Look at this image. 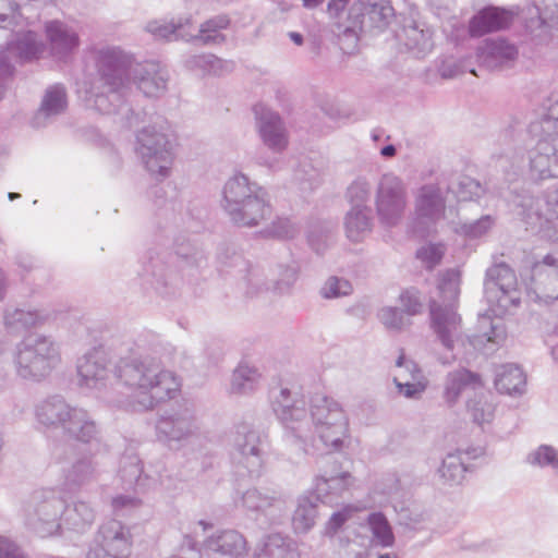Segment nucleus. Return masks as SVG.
Instances as JSON below:
<instances>
[{
  "instance_id": "29",
  "label": "nucleus",
  "mask_w": 558,
  "mask_h": 558,
  "mask_svg": "<svg viewBox=\"0 0 558 558\" xmlns=\"http://www.w3.org/2000/svg\"><path fill=\"white\" fill-rule=\"evenodd\" d=\"M45 48L46 46L37 33L33 31L16 32L14 39L9 41L5 47H0V54L4 56V60L11 64L13 72V59L36 60L44 53Z\"/></svg>"
},
{
  "instance_id": "7",
  "label": "nucleus",
  "mask_w": 558,
  "mask_h": 558,
  "mask_svg": "<svg viewBox=\"0 0 558 558\" xmlns=\"http://www.w3.org/2000/svg\"><path fill=\"white\" fill-rule=\"evenodd\" d=\"M437 289L444 305L437 301L430 302L432 328L441 344L450 351H453L456 344L462 347L469 345L474 350L480 349L482 339L487 337L484 333L480 336H463L461 331V316L454 308V302L460 294V271L458 269H448L439 275Z\"/></svg>"
},
{
  "instance_id": "49",
  "label": "nucleus",
  "mask_w": 558,
  "mask_h": 558,
  "mask_svg": "<svg viewBox=\"0 0 558 558\" xmlns=\"http://www.w3.org/2000/svg\"><path fill=\"white\" fill-rule=\"evenodd\" d=\"M546 113L531 124V132L558 137V95H551L545 104Z\"/></svg>"
},
{
  "instance_id": "44",
  "label": "nucleus",
  "mask_w": 558,
  "mask_h": 558,
  "mask_svg": "<svg viewBox=\"0 0 558 558\" xmlns=\"http://www.w3.org/2000/svg\"><path fill=\"white\" fill-rule=\"evenodd\" d=\"M191 24V17L179 19L175 22L153 21L148 23L147 31L158 39H183L189 41L193 37L192 32L187 29Z\"/></svg>"
},
{
  "instance_id": "13",
  "label": "nucleus",
  "mask_w": 558,
  "mask_h": 558,
  "mask_svg": "<svg viewBox=\"0 0 558 558\" xmlns=\"http://www.w3.org/2000/svg\"><path fill=\"white\" fill-rule=\"evenodd\" d=\"M63 494L58 487H45L32 493L23 508L25 526L46 538L62 531Z\"/></svg>"
},
{
  "instance_id": "26",
  "label": "nucleus",
  "mask_w": 558,
  "mask_h": 558,
  "mask_svg": "<svg viewBox=\"0 0 558 558\" xmlns=\"http://www.w3.org/2000/svg\"><path fill=\"white\" fill-rule=\"evenodd\" d=\"M119 480L128 490L136 488L146 492L154 488L161 478L160 471L144 469L142 461L136 453H125L120 460Z\"/></svg>"
},
{
  "instance_id": "43",
  "label": "nucleus",
  "mask_w": 558,
  "mask_h": 558,
  "mask_svg": "<svg viewBox=\"0 0 558 558\" xmlns=\"http://www.w3.org/2000/svg\"><path fill=\"white\" fill-rule=\"evenodd\" d=\"M519 51L508 39L490 38V71H507L512 69L518 60Z\"/></svg>"
},
{
  "instance_id": "45",
  "label": "nucleus",
  "mask_w": 558,
  "mask_h": 558,
  "mask_svg": "<svg viewBox=\"0 0 558 558\" xmlns=\"http://www.w3.org/2000/svg\"><path fill=\"white\" fill-rule=\"evenodd\" d=\"M367 526L372 533V544L383 548L392 547L395 544V534L392 527L383 512H372L366 519Z\"/></svg>"
},
{
  "instance_id": "1",
  "label": "nucleus",
  "mask_w": 558,
  "mask_h": 558,
  "mask_svg": "<svg viewBox=\"0 0 558 558\" xmlns=\"http://www.w3.org/2000/svg\"><path fill=\"white\" fill-rule=\"evenodd\" d=\"M77 384L96 392L110 405L129 412H146L174 399L181 381L161 360L136 344L118 355L104 345L88 349L76 361Z\"/></svg>"
},
{
  "instance_id": "5",
  "label": "nucleus",
  "mask_w": 558,
  "mask_h": 558,
  "mask_svg": "<svg viewBox=\"0 0 558 558\" xmlns=\"http://www.w3.org/2000/svg\"><path fill=\"white\" fill-rule=\"evenodd\" d=\"M308 432H301L296 448L305 454L314 453L315 435L326 449L343 450L350 440L349 417L340 402L333 398L315 395L310 400Z\"/></svg>"
},
{
  "instance_id": "9",
  "label": "nucleus",
  "mask_w": 558,
  "mask_h": 558,
  "mask_svg": "<svg viewBox=\"0 0 558 558\" xmlns=\"http://www.w3.org/2000/svg\"><path fill=\"white\" fill-rule=\"evenodd\" d=\"M135 153L150 174L168 178L174 160V138L169 122L158 117L141 129L136 133Z\"/></svg>"
},
{
  "instance_id": "37",
  "label": "nucleus",
  "mask_w": 558,
  "mask_h": 558,
  "mask_svg": "<svg viewBox=\"0 0 558 558\" xmlns=\"http://www.w3.org/2000/svg\"><path fill=\"white\" fill-rule=\"evenodd\" d=\"M254 558H300L296 542L290 536L272 533L263 538Z\"/></svg>"
},
{
  "instance_id": "42",
  "label": "nucleus",
  "mask_w": 558,
  "mask_h": 558,
  "mask_svg": "<svg viewBox=\"0 0 558 558\" xmlns=\"http://www.w3.org/2000/svg\"><path fill=\"white\" fill-rule=\"evenodd\" d=\"M532 281L538 299L546 301L558 299V267L534 266L532 269Z\"/></svg>"
},
{
  "instance_id": "62",
  "label": "nucleus",
  "mask_w": 558,
  "mask_h": 558,
  "mask_svg": "<svg viewBox=\"0 0 558 558\" xmlns=\"http://www.w3.org/2000/svg\"><path fill=\"white\" fill-rule=\"evenodd\" d=\"M378 319L389 330L400 331L408 320L404 312L398 307L385 306L378 312Z\"/></svg>"
},
{
  "instance_id": "46",
  "label": "nucleus",
  "mask_w": 558,
  "mask_h": 558,
  "mask_svg": "<svg viewBox=\"0 0 558 558\" xmlns=\"http://www.w3.org/2000/svg\"><path fill=\"white\" fill-rule=\"evenodd\" d=\"M317 504L308 496L300 497L292 515V526L295 533H307L311 531L317 518Z\"/></svg>"
},
{
  "instance_id": "14",
  "label": "nucleus",
  "mask_w": 558,
  "mask_h": 558,
  "mask_svg": "<svg viewBox=\"0 0 558 558\" xmlns=\"http://www.w3.org/2000/svg\"><path fill=\"white\" fill-rule=\"evenodd\" d=\"M199 432L201 423L195 408L187 400L163 409L158 414L155 425L157 439L170 449L182 448L195 439Z\"/></svg>"
},
{
  "instance_id": "8",
  "label": "nucleus",
  "mask_w": 558,
  "mask_h": 558,
  "mask_svg": "<svg viewBox=\"0 0 558 558\" xmlns=\"http://www.w3.org/2000/svg\"><path fill=\"white\" fill-rule=\"evenodd\" d=\"M223 208L231 221L240 227L258 226L272 213L267 190L243 173H238L226 182Z\"/></svg>"
},
{
  "instance_id": "17",
  "label": "nucleus",
  "mask_w": 558,
  "mask_h": 558,
  "mask_svg": "<svg viewBox=\"0 0 558 558\" xmlns=\"http://www.w3.org/2000/svg\"><path fill=\"white\" fill-rule=\"evenodd\" d=\"M238 508L252 512L257 520L279 524L288 515L289 496L272 487H252L234 498Z\"/></svg>"
},
{
  "instance_id": "28",
  "label": "nucleus",
  "mask_w": 558,
  "mask_h": 558,
  "mask_svg": "<svg viewBox=\"0 0 558 558\" xmlns=\"http://www.w3.org/2000/svg\"><path fill=\"white\" fill-rule=\"evenodd\" d=\"M61 432L69 439L90 444L98 438L100 427L88 410L72 404Z\"/></svg>"
},
{
  "instance_id": "34",
  "label": "nucleus",
  "mask_w": 558,
  "mask_h": 558,
  "mask_svg": "<svg viewBox=\"0 0 558 558\" xmlns=\"http://www.w3.org/2000/svg\"><path fill=\"white\" fill-rule=\"evenodd\" d=\"M204 548L231 558L244 557L248 551L247 541L236 530H221L206 537Z\"/></svg>"
},
{
  "instance_id": "27",
  "label": "nucleus",
  "mask_w": 558,
  "mask_h": 558,
  "mask_svg": "<svg viewBox=\"0 0 558 558\" xmlns=\"http://www.w3.org/2000/svg\"><path fill=\"white\" fill-rule=\"evenodd\" d=\"M168 72L158 62H136L131 74V86L135 85L146 97H159L167 89Z\"/></svg>"
},
{
  "instance_id": "60",
  "label": "nucleus",
  "mask_w": 558,
  "mask_h": 558,
  "mask_svg": "<svg viewBox=\"0 0 558 558\" xmlns=\"http://www.w3.org/2000/svg\"><path fill=\"white\" fill-rule=\"evenodd\" d=\"M296 226L288 218H277L269 226H267L262 234L266 238L276 239H293L298 234Z\"/></svg>"
},
{
  "instance_id": "15",
  "label": "nucleus",
  "mask_w": 558,
  "mask_h": 558,
  "mask_svg": "<svg viewBox=\"0 0 558 558\" xmlns=\"http://www.w3.org/2000/svg\"><path fill=\"white\" fill-rule=\"evenodd\" d=\"M307 402L301 388L281 386L278 393L271 397V407L275 415L284 428V439L291 446L300 441L301 432H308Z\"/></svg>"
},
{
  "instance_id": "48",
  "label": "nucleus",
  "mask_w": 558,
  "mask_h": 558,
  "mask_svg": "<svg viewBox=\"0 0 558 558\" xmlns=\"http://www.w3.org/2000/svg\"><path fill=\"white\" fill-rule=\"evenodd\" d=\"M211 527L213 524L205 520L194 522L190 526V531L184 535L179 555H174L170 558H201L198 537L204 536L207 530Z\"/></svg>"
},
{
  "instance_id": "30",
  "label": "nucleus",
  "mask_w": 558,
  "mask_h": 558,
  "mask_svg": "<svg viewBox=\"0 0 558 558\" xmlns=\"http://www.w3.org/2000/svg\"><path fill=\"white\" fill-rule=\"evenodd\" d=\"M432 37V28L413 17L404 19L401 31L397 32V38L416 58H423L432 51L434 47Z\"/></svg>"
},
{
  "instance_id": "61",
  "label": "nucleus",
  "mask_w": 558,
  "mask_h": 558,
  "mask_svg": "<svg viewBox=\"0 0 558 558\" xmlns=\"http://www.w3.org/2000/svg\"><path fill=\"white\" fill-rule=\"evenodd\" d=\"M353 291L352 284L349 280L339 277H330L327 279L320 290L324 299H337L347 296Z\"/></svg>"
},
{
  "instance_id": "40",
  "label": "nucleus",
  "mask_w": 558,
  "mask_h": 558,
  "mask_svg": "<svg viewBox=\"0 0 558 558\" xmlns=\"http://www.w3.org/2000/svg\"><path fill=\"white\" fill-rule=\"evenodd\" d=\"M48 315L38 311L8 306L3 313V324L9 332L20 333L33 327L43 325Z\"/></svg>"
},
{
  "instance_id": "56",
  "label": "nucleus",
  "mask_w": 558,
  "mask_h": 558,
  "mask_svg": "<svg viewBox=\"0 0 558 558\" xmlns=\"http://www.w3.org/2000/svg\"><path fill=\"white\" fill-rule=\"evenodd\" d=\"M132 493L117 494L111 499L112 512L117 517H128L141 508L140 489L131 488Z\"/></svg>"
},
{
  "instance_id": "21",
  "label": "nucleus",
  "mask_w": 558,
  "mask_h": 558,
  "mask_svg": "<svg viewBox=\"0 0 558 558\" xmlns=\"http://www.w3.org/2000/svg\"><path fill=\"white\" fill-rule=\"evenodd\" d=\"M131 547L130 529L121 521L111 519L98 527L86 558H129Z\"/></svg>"
},
{
  "instance_id": "41",
  "label": "nucleus",
  "mask_w": 558,
  "mask_h": 558,
  "mask_svg": "<svg viewBox=\"0 0 558 558\" xmlns=\"http://www.w3.org/2000/svg\"><path fill=\"white\" fill-rule=\"evenodd\" d=\"M262 380L260 371L246 361L239 363L231 378V392L236 395H250L254 392Z\"/></svg>"
},
{
  "instance_id": "18",
  "label": "nucleus",
  "mask_w": 558,
  "mask_h": 558,
  "mask_svg": "<svg viewBox=\"0 0 558 558\" xmlns=\"http://www.w3.org/2000/svg\"><path fill=\"white\" fill-rule=\"evenodd\" d=\"M441 182L422 185L414 198V216L411 230L417 236L430 234L437 223L445 218L446 196Z\"/></svg>"
},
{
  "instance_id": "12",
  "label": "nucleus",
  "mask_w": 558,
  "mask_h": 558,
  "mask_svg": "<svg viewBox=\"0 0 558 558\" xmlns=\"http://www.w3.org/2000/svg\"><path fill=\"white\" fill-rule=\"evenodd\" d=\"M61 363L59 344L48 336L36 335L16 344L14 365L17 375L26 380L41 381Z\"/></svg>"
},
{
  "instance_id": "55",
  "label": "nucleus",
  "mask_w": 558,
  "mask_h": 558,
  "mask_svg": "<svg viewBox=\"0 0 558 558\" xmlns=\"http://www.w3.org/2000/svg\"><path fill=\"white\" fill-rule=\"evenodd\" d=\"M163 187L156 185L151 187L150 194L156 197L155 204L158 207V215L166 220L177 222L178 216H181L182 202L177 198L163 199Z\"/></svg>"
},
{
  "instance_id": "25",
  "label": "nucleus",
  "mask_w": 558,
  "mask_h": 558,
  "mask_svg": "<svg viewBox=\"0 0 558 558\" xmlns=\"http://www.w3.org/2000/svg\"><path fill=\"white\" fill-rule=\"evenodd\" d=\"M50 56L58 61L70 59L81 45L77 31L60 20H50L44 26Z\"/></svg>"
},
{
  "instance_id": "57",
  "label": "nucleus",
  "mask_w": 558,
  "mask_h": 558,
  "mask_svg": "<svg viewBox=\"0 0 558 558\" xmlns=\"http://www.w3.org/2000/svg\"><path fill=\"white\" fill-rule=\"evenodd\" d=\"M529 464L539 468H551L558 475V450L549 445H541L526 457Z\"/></svg>"
},
{
  "instance_id": "39",
  "label": "nucleus",
  "mask_w": 558,
  "mask_h": 558,
  "mask_svg": "<svg viewBox=\"0 0 558 558\" xmlns=\"http://www.w3.org/2000/svg\"><path fill=\"white\" fill-rule=\"evenodd\" d=\"M343 226L349 241L363 242L374 228L372 208H350L344 216Z\"/></svg>"
},
{
  "instance_id": "58",
  "label": "nucleus",
  "mask_w": 558,
  "mask_h": 558,
  "mask_svg": "<svg viewBox=\"0 0 558 558\" xmlns=\"http://www.w3.org/2000/svg\"><path fill=\"white\" fill-rule=\"evenodd\" d=\"M441 184L445 187V192L453 193L459 202L472 201L474 197L480 195L481 191L478 182L469 177L460 178L457 184Z\"/></svg>"
},
{
  "instance_id": "53",
  "label": "nucleus",
  "mask_w": 558,
  "mask_h": 558,
  "mask_svg": "<svg viewBox=\"0 0 558 558\" xmlns=\"http://www.w3.org/2000/svg\"><path fill=\"white\" fill-rule=\"evenodd\" d=\"M322 162H314L308 157H302L294 168V179L301 184L307 183L310 189L317 186L322 182Z\"/></svg>"
},
{
  "instance_id": "20",
  "label": "nucleus",
  "mask_w": 558,
  "mask_h": 558,
  "mask_svg": "<svg viewBox=\"0 0 558 558\" xmlns=\"http://www.w3.org/2000/svg\"><path fill=\"white\" fill-rule=\"evenodd\" d=\"M514 271L505 263L490 267V313L502 318L513 315L521 298Z\"/></svg>"
},
{
  "instance_id": "64",
  "label": "nucleus",
  "mask_w": 558,
  "mask_h": 558,
  "mask_svg": "<svg viewBox=\"0 0 558 558\" xmlns=\"http://www.w3.org/2000/svg\"><path fill=\"white\" fill-rule=\"evenodd\" d=\"M445 245L441 243H429L416 251V258L420 259L428 269L438 265L445 254Z\"/></svg>"
},
{
  "instance_id": "24",
  "label": "nucleus",
  "mask_w": 558,
  "mask_h": 558,
  "mask_svg": "<svg viewBox=\"0 0 558 558\" xmlns=\"http://www.w3.org/2000/svg\"><path fill=\"white\" fill-rule=\"evenodd\" d=\"M256 129L262 142L274 153H282L288 147V132L280 116L263 104L253 108Z\"/></svg>"
},
{
  "instance_id": "63",
  "label": "nucleus",
  "mask_w": 558,
  "mask_h": 558,
  "mask_svg": "<svg viewBox=\"0 0 558 558\" xmlns=\"http://www.w3.org/2000/svg\"><path fill=\"white\" fill-rule=\"evenodd\" d=\"M357 508L353 505H345L333 512L325 524V535L332 537L354 515Z\"/></svg>"
},
{
  "instance_id": "54",
  "label": "nucleus",
  "mask_w": 558,
  "mask_h": 558,
  "mask_svg": "<svg viewBox=\"0 0 558 558\" xmlns=\"http://www.w3.org/2000/svg\"><path fill=\"white\" fill-rule=\"evenodd\" d=\"M526 10V7L521 9L518 5H513L509 9L501 8V7H494L490 5V13H489V25H490V33L507 29L513 22V20L517 16H522V20L524 21V11Z\"/></svg>"
},
{
  "instance_id": "50",
  "label": "nucleus",
  "mask_w": 558,
  "mask_h": 558,
  "mask_svg": "<svg viewBox=\"0 0 558 558\" xmlns=\"http://www.w3.org/2000/svg\"><path fill=\"white\" fill-rule=\"evenodd\" d=\"M230 24L227 15L220 14L204 22L197 34L192 33V39H198L204 45L220 44L225 40V36L220 34L221 29H226Z\"/></svg>"
},
{
  "instance_id": "47",
  "label": "nucleus",
  "mask_w": 558,
  "mask_h": 558,
  "mask_svg": "<svg viewBox=\"0 0 558 558\" xmlns=\"http://www.w3.org/2000/svg\"><path fill=\"white\" fill-rule=\"evenodd\" d=\"M185 65L190 70H201L211 75H223L234 69L232 61L222 60L214 54L192 56L185 61Z\"/></svg>"
},
{
  "instance_id": "38",
  "label": "nucleus",
  "mask_w": 558,
  "mask_h": 558,
  "mask_svg": "<svg viewBox=\"0 0 558 558\" xmlns=\"http://www.w3.org/2000/svg\"><path fill=\"white\" fill-rule=\"evenodd\" d=\"M94 521L95 510L87 501L77 499L66 505L63 499L62 529L83 533L92 526Z\"/></svg>"
},
{
  "instance_id": "3",
  "label": "nucleus",
  "mask_w": 558,
  "mask_h": 558,
  "mask_svg": "<svg viewBox=\"0 0 558 558\" xmlns=\"http://www.w3.org/2000/svg\"><path fill=\"white\" fill-rule=\"evenodd\" d=\"M204 260L203 252L194 245L177 244L174 252L150 254L143 278L159 295L175 296L195 282Z\"/></svg>"
},
{
  "instance_id": "4",
  "label": "nucleus",
  "mask_w": 558,
  "mask_h": 558,
  "mask_svg": "<svg viewBox=\"0 0 558 558\" xmlns=\"http://www.w3.org/2000/svg\"><path fill=\"white\" fill-rule=\"evenodd\" d=\"M329 0L327 13L332 22L333 33L347 38L352 47L359 41L362 31H385L396 17L390 0Z\"/></svg>"
},
{
  "instance_id": "6",
  "label": "nucleus",
  "mask_w": 558,
  "mask_h": 558,
  "mask_svg": "<svg viewBox=\"0 0 558 558\" xmlns=\"http://www.w3.org/2000/svg\"><path fill=\"white\" fill-rule=\"evenodd\" d=\"M308 432H301L296 448L305 454L314 453L315 435L326 449L343 450L350 440L349 417L340 402L333 398L315 395L310 400Z\"/></svg>"
},
{
  "instance_id": "35",
  "label": "nucleus",
  "mask_w": 558,
  "mask_h": 558,
  "mask_svg": "<svg viewBox=\"0 0 558 558\" xmlns=\"http://www.w3.org/2000/svg\"><path fill=\"white\" fill-rule=\"evenodd\" d=\"M102 464L98 456L83 454L63 471L64 485L68 488H78L96 481L102 472Z\"/></svg>"
},
{
  "instance_id": "2",
  "label": "nucleus",
  "mask_w": 558,
  "mask_h": 558,
  "mask_svg": "<svg viewBox=\"0 0 558 558\" xmlns=\"http://www.w3.org/2000/svg\"><path fill=\"white\" fill-rule=\"evenodd\" d=\"M97 77L83 81L78 92L104 114H116L128 128L137 125L143 119L128 102L131 90V74L135 66L134 56L119 46H102L94 49Z\"/></svg>"
},
{
  "instance_id": "11",
  "label": "nucleus",
  "mask_w": 558,
  "mask_h": 558,
  "mask_svg": "<svg viewBox=\"0 0 558 558\" xmlns=\"http://www.w3.org/2000/svg\"><path fill=\"white\" fill-rule=\"evenodd\" d=\"M511 205L525 229L542 238L554 239L558 234V191L534 196L527 190L513 191Z\"/></svg>"
},
{
  "instance_id": "59",
  "label": "nucleus",
  "mask_w": 558,
  "mask_h": 558,
  "mask_svg": "<svg viewBox=\"0 0 558 558\" xmlns=\"http://www.w3.org/2000/svg\"><path fill=\"white\" fill-rule=\"evenodd\" d=\"M226 267L234 268L239 275L243 274V278L250 286L259 288L262 274L257 267H253L241 254H233L230 263H226Z\"/></svg>"
},
{
  "instance_id": "51",
  "label": "nucleus",
  "mask_w": 558,
  "mask_h": 558,
  "mask_svg": "<svg viewBox=\"0 0 558 558\" xmlns=\"http://www.w3.org/2000/svg\"><path fill=\"white\" fill-rule=\"evenodd\" d=\"M372 190V182L366 177L355 178L345 191V199L350 204V208H372L368 204Z\"/></svg>"
},
{
  "instance_id": "52",
  "label": "nucleus",
  "mask_w": 558,
  "mask_h": 558,
  "mask_svg": "<svg viewBox=\"0 0 558 558\" xmlns=\"http://www.w3.org/2000/svg\"><path fill=\"white\" fill-rule=\"evenodd\" d=\"M468 468L465 466L460 452L448 453L438 469L440 478L448 485L460 484Z\"/></svg>"
},
{
  "instance_id": "22",
  "label": "nucleus",
  "mask_w": 558,
  "mask_h": 558,
  "mask_svg": "<svg viewBox=\"0 0 558 558\" xmlns=\"http://www.w3.org/2000/svg\"><path fill=\"white\" fill-rule=\"evenodd\" d=\"M543 9L526 5L524 27L537 44H547L558 36V0H543Z\"/></svg>"
},
{
  "instance_id": "32",
  "label": "nucleus",
  "mask_w": 558,
  "mask_h": 558,
  "mask_svg": "<svg viewBox=\"0 0 558 558\" xmlns=\"http://www.w3.org/2000/svg\"><path fill=\"white\" fill-rule=\"evenodd\" d=\"M68 106L66 89L63 84L56 83L46 88L40 106L32 119L34 128L46 126L53 118L61 114Z\"/></svg>"
},
{
  "instance_id": "23",
  "label": "nucleus",
  "mask_w": 558,
  "mask_h": 558,
  "mask_svg": "<svg viewBox=\"0 0 558 558\" xmlns=\"http://www.w3.org/2000/svg\"><path fill=\"white\" fill-rule=\"evenodd\" d=\"M539 136L527 150L529 177L534 182L558 178V136Z\"/></svg>"
},
{
  "instance_id": "16",
  "label": "nucleus",
  "mask_w": 558,
  "mask_h": 558,
  "mask_svg": "<svg viewBox=\"0 0 558 558\" xmlns=\"http://www.w3.org/2000/svg\"><path fill=\"white\" fill-rule=\"evenodd\" d=\"M466 390L473 391V397H470L466 401L468 412L474 423L483 426L486 422L487 399L481 376L466 368L454 369L447 374L442 398L448 407L456 405L462 392Z\"/></svg>"
},
{
  "instance_id": "31",
  "label": "nucleus",
  "mask_w": 558,
  "mask_h": 558,
  "mask_svg": "<svg viewBox=\"0 0 558 558\" xmlns=\"http://www.w3.org/2000/svg\"><path fill=\"white\" fill-rule=\"evenodd\" d=\"M354 484L355 478L348 471L339 473L326 471L315 478L316 499L324 504L332 505L338 498L342 497L345 492L351 489Z\"/></svg>"
},
{
  "instance_id": "19",
  "label": "nucleus",
  "mask_w": 558,
  "mask_h": 558,
  "mask_svg": "<svg viewBox=\"0 0 558 558\" xmlns=\"http://www.w3.org/2000/svg\"><path fill=\"white\" fill-rule=\"evenodd\" d=\"M376 213L385 227H396L407 208V186L401 178L388 172L381 175L375 194Z\"/></svg>"
},
{
  "instance_id": "10",
  "label": "nucleus",
  "mask_w": 558,
  "mask_h": 558,
  "mask_svg": "<svg viewBox=\"0 0 558 558\" xmlns=\"http://www.w3.org/2000/svg\"><path fill=\"white\" fill-rule=\"evenodd\" d=\"M229 458L239 477L259 478L267 461L268 439L248 423L239 424L229 437Z\"/></svg>"
},
{
  "instance_id": "36",
  "label": "nucleus",
  "mask_w": 558,
  "mask_h": 558,
  "mask_svg": "<svg viewBox=\"0 0 558 558\" xmlns=\"http://www.w3.org/2000/svg\"><path fill=\"white\" fill-rule=\"evenodd\" d=\"M494 385L499 393L520 397L526 390V375L520 365L507 363L494 368Z\"/></svg>"
},
{
  "instance_id": "33",
  "label": "nucleus",
  "mask_w": 558,
  "mask_h": 558,
  "mask_svg": "<svg viewBox=\"0 0 558 558\" xmlns=\"http://www.w3.org/2000/svg\"><path fill=\"white\" fill-rule=\"evenodd\" d=\"M71 405L61 396L48 397L35 404L34 415L36 423L45 428L61 430Z\"/></svg>"
}]
</instances>
